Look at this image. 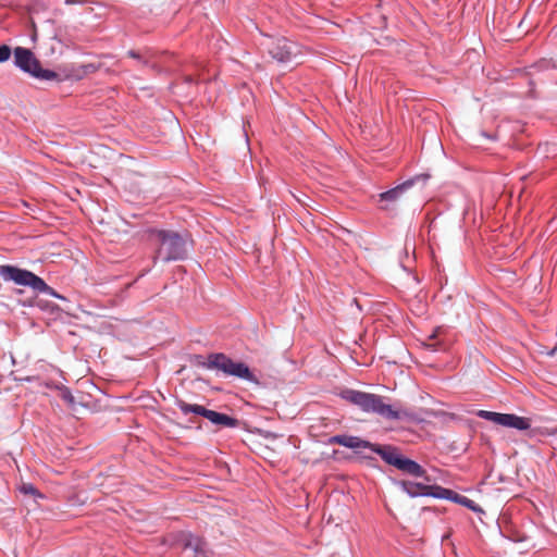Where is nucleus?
I'll use <instances>...</instances> for the list:
<instances>
[{
  "instance_id": "obj_24",
  "label": "nucleus",
  "mask_w": 557,
  "mask_h": 557,
  "mask_svg": "<svg viewBox=\"0 0 557 557\" xmlns=\"http://www.w3.org/2000/svg\"><path fill=\"white\" fill-rule=\"evenodd\" d=\"M435 337H436V331H434V332L429 336V338H430V339H434Z\"/></svg>"
},
{
  "instance_id": "obj_17",
  "label": "nucleus",
  "mask_w": 557,
  "mask_h": 557,
  "mask_svg": "<svg viewBox=\"0 0 557 557\" xmlns=\"http://www.w3.org/2000/svg\"><path fill=\"white\" fill-rule=\"evenodd\" d=\"M45 386L48 387V388H54V389H58L60 392V396L61 398L66 401L67 404L70 405H73L74 404V397L72 395V392L70 391L69 387L64 386V385H59V384H53V383H48L46 382L45 383Z\"/></svg>"
},
{
  "instance_id": "obj_22",
  "label": "nucleus",
  "mask_w": 557,
  "mask_h": 557,
  "mask_svg": "<svg viewBox=\"0 0 557 557\" xmlns=\"http://www.w3.org/2000/svg\"><path fill=\"white\" fill-rule=\"evenodd\" d=\"M36 380L35 376H26L24 379H21V381H26V382H34Z\"/></svg>"
},
{
  "instance_id": "obj_13",
  "label": "nucleus",
  "mask_w": 557,
  "mask_h": 557,
  "mask_svg": "<svg viewBox=\"0 0 557 557\" xmlns=\"http://www.w3.org/2000/svg\"><path fill=\"white\" fill-rule=\"evenodd\" d=\"M399 485L401 486L403 491L412 498L426 495L428 487L423 483L400 481Z\"/></svg>"
},
{
  "instance_id": "obj_25",
  "label": "nucleus",
  "mask_w": 557,
  "mask_h": 557,
  "mask_svg": "<svg viewBox=\"0 0 557 557\" xmlns=\"http://www.w3.org/2000/svg\"><path fill=\"white\" fill-rule=\"evenodd\" d=\"M52 39H53V40H57L58 42H60V44H61V40L59 39L58 35H54V36L52 37Z\"/></svg>"
},
{
  "instance_id": "obj_21",
  "label": "nucleus",
  "mask_w": 557,
  "mask_h": 557,
  "mask_svg": "<svg viewBox=\"0 0 557 557\" xmlns=\"http://www.w3.org/2000/svg\"><path fill=\"white\" fill-rule=\"evenodd\" d=\"M426 347L433 351L437 350L436 344H433V343L426 344Z\"/></svg>"
},
{
  "instance_id": "obj_15",
  "label": "nucleus",
  "mask_w": 557,
  "mask_h": 557,
  "mask_svg": "<svg viewBox=\"0 0 557 557\" xmlns=\"http://www.w3.org/2000/svg\"><path fill=\"white\" fill-rule=\"evenodd\" d=\"M127 55L138 60L144 66L156 70L157 65L152 61L153 53L149 50L145 51L144 53H140L136 50H129L127 51Z\"/></svg>"
},
{
  "instance_id": "obj_12",
  "label": "nucleus",
  "mask_w": 557,
  "mask_h": 557,
  "mask_svg": "<svg viewBox=\"0 0 557 557\" xmlns=\"http://www.w3.org/2000/svg\"><path fill=\"white\" fill-rule=\"evenodd\" d=\"M181 542L184 550L193 553V557H209L207 544L201 537L189 532L183 533Z\"/></svg>"
},
{
  "instance_id": "obj_2",
  "label": "nucleus",
  "mask_w": 557,
  "mask_h": 557,
  "mask_svg": "<svg viewBox=\"0 0 557 557\" xmlns=\"http://www.w3.org/2000/svg\"><path fill=\"white\" fill-rule=\"evenodd\" d=\"M148 239L156 247L154 262L181 261L188 256L187 238L175 231L152 228L148 232Z\"/></svg>"
},
{
  "instance_id": "obj_3",
  "label": "nucleus",
  "mask_w": 557,
  "mask_h": 557,
  "mask_svg": "<svg viewBox=\"0 0 557 557\" xmlns=\"http://www.w3.org/2000/svg\"><path fill=\"white\" fill-rule=\"evenodd\" d=\"M196 364L208 370L221 371L224 375L235 376L250 383H258L256 375L249 367L242 361H234L223 352L210 354L207 358L201 355L195 356Z\"/></svg>"
},
{
  "instance_id": "obj_8",
  "label": "nucleus",
  "mask_w": 557,
  "mask_h": 557,
  "mask_svg": "<svg viewBox=\"0 0 557 557\" xmlns=\"http://www.w3.org/2000/svg\"><path fill=\"white\" fill-rule=\"evenodd\" d=\"M0 276L5 282L30 287L34 292L38 286L45 285V281L34 272L11 264L0 265Z\"/></svg>"
},
{
  "instance_id": "obj_26",
  "label": "nucleus",
  "mask_w": 557,
  "mask_h": 557,
  "mask_svg": "<svg viewBox=\"0 0 557 557\" xmlns=\"http://www.w3.org/2000/svg\"><path fill=\"white\" fill-rule=\"evenodd\" d=\"M186 82H187V83H193V82H194V79H193V77L188 76V77H186Z\"/></svg>"
},
{
  "instance_id": "obj_9",
  "label": "nucleus",
  "mask_w": 557,
  "mask_h": 557,
  "mask_svg": "<svg viewBox=\"0 0 557 557\" xmlns=\"http://www.w3.org/2000/svg\"><path fill=\"white\" fill-rule=\"evenodd\" d=\"M478 417L498 425L516 429L518 431H525L531 428V421L528 418L520 417L513 413H500L487 410H479Z\"/></svg>"
},
{
  "instance_id": "obj_5",
  "label": "nucleus",
  "mask_w": 557,
  "mask_h": 557,
  "mask_svg": "<svg viewBox=\"0 0 557 557\" xmlns=\"http://www.w3.org/2000/svg\"><path fill=\"white\" fill-rule=\"evenodd\" d=\"M377 455L389 466L414 478H426V471L417 461L409 459L399 453V449L393 445H383L377 449Z\"/></svg>"
},
{
  "instance_id": "obj_20",
  "label": "nucleus",
  "mask_w": 557,
  "mask_h": 557,
  "mask_svg": "<svg viewBox=\"0 0 557 557\" xmlns=\"http://www.w3.org/2000/svg\"><path fill=\"white\" fill-rule=\"evenodd\" d=\"M11 57V48L7 45L0 46V63L8 61Z\"/></svg>"
},
{
  "instance_id": "obj_18",
  "label": "nucleus",
  "mask_w": 557,
  "mask_h": 557,
  "mask_svg": "<svg viewBox=\"0 0 557 557\" xmlns=\"http://www.w3.org/2000/svg\"><path fill=\"white\" fill-rule=\"evenodd\" d=\"M36 293L45 294L54 298L63 299L65 300V297L60 295L55 289H53L51 286H49L46 282L45 285L38 286L36 289Z\"/></svg>"
},
{
  "instance_id": "obj_6",
  "label": "nucleus",
  "mask_w": 557,
  "mask_h": 557,
  "mask_svg": "<svg viewBox=\"0 0 557 557\" xmlns=\"http://www.w3.org/2000/svg\"><path fill=\"white\" fill-rule=\"evenodd\" d=\"M278 63H290L301 53L300 46L285 37H270L261 44Z\"/></svg>"
},
{
  "instance_id": "obj_19",
  "label": "nucleus",
  "mask_w": 557,
  "mask_h": 557,
  "mask_svg": "<svg viewBox=\"0 0 557 557\" xmlns=\"http://www.w3.org/2000/svg\"><path fill=\"white\" fill-rule=\"evenodd\" d=\"M20 492L25 495L42 497V495L38 492V490L32 483H23L20 486Z\"/></svg>"
},
{
  "instance_id": "obj_1",
  "label": "nucleus",
  "mask_w": 557,
  "mask_h": 557,
  "mask_svg": "<svg viewBox=\"0 0 557 557\" xmlns=\"http://www.w3.org/2000/svg\"><path fill=\"white\" fill-rule=\"evenodd\" d=\"M339 396L342 399L357 406L362 412L377 414L388 421L416 420L412 411L386 404L384 401L385 397L377 394L346 388L341 392Z\"/></svg>"
},
{
  "instance_id": "obj_23",
  "label": "nucleus",
  "mask_w": 557,
  "mask_h": 557,
  "mask_svg": "<svg viewBox=\"0 0 557 557\" xmlns=\"http://www.w3.org/2000/svg\"><path fill=\"white\" fill-rule=\"evenodd\" d=\"M77 2H78L77 0H65V1H64V3H65L66 5H72V4H75V3H77Z\"/></svg>"
},
{
  "instance_id": "obj_11",
  "label": "nucleus",
  "mask_w": 557,
  "mask_h": 557,
  "mask_svg": "<svg viewBox=\"0 0 557 557\" xmlns=\"http://www.w3.org/2000/svg\"><path fill=\"white\" fill-rule=\"evenodd\" d=\"M329 442L331 444H338L341 446L351 448V449H359V448H368L371 451L377 454V449H382L383 445L371 443L369 441L362 440L359 436L354 435H345V434H338L330 437Z\"/></svg>"
},
{
  "instance_id": "obj_14",
  "label": "nucleus",
  "mask_w": 557,
  "mask_h": 557,
  "mask_svg": "<svg viewBox=\"0 0 557 557\" xmlns=\"http://www.w3.org/2000/svg\"><path fill=\"white\" fill-rule=\"evenodd\" d=\"M426 487L428 490L425 496H430L433 498L451 500V498H454V496L456 495V492H454L453 490L436 484L426 485Z\"/></svg>"
},
{
  "instance_id": "obj_16",
  "label": "nucleus",
  "mask_w": 557,
  "mask_h": 557,
  "mask_svg": "<svg viewBox=\"0 0 557 557\" xmlns=\"http://www.w3.org/2000/svg\"><path fill=\"white\" fill-rule=\"evenodd\" d=\"M451 502L462 505L466 508H468L474 512H482V513L484 512L483 509L474 500H472L463 495H460L458 493H456L454 498H451Z\"/></svg>"
},
{
  "instance_id": "obj_7",
  "label": "nucleus",
  "mask_w": 557,
  "mask_h": 557,
  "mask_svg": "<svg viewBox=\"0 0 557 557\" xmlns=\"http://www.w3.org/2000/svg\"><path fill=\"white\" fill-rule=\"evenodd\" d=\"M175 405L184 414L194 413L201 416L215 425L233 429L237 428L239 424V421L236 418L211 409H207L201 405L188 404L183 399H176Z\"/></svg>"
},
{
  "instance_id": "obj_4",
  "label": "nucleus",
  "mask_w": 557,
  "mask_h": 557,
  "mask_svg": "<svg viewBox=\"0 0 557 557\" xmlns=\"http://www.w3.org/2000/svg\"><path fill=\"white\" fill-rule=\"evenodd\" d=\"M14 64L21 71L40 81H54L58 74L48 69H42L40 62L32 50L24 47H16L13 51Z\"/></svg>"
},
{
  "instance_id": "obj_27",
  "label": "nucleus",
  "mask_w": 557,
  "mask_h": 557,
  "mask_svg": "<svg viewBox=\"0 0 557 557\" xmlns=\"http://www.w3.org/2000/svg\"><path fill=\"white\" fill-rule=\"evenodd\" d=\"M483 136L487 137V138H492L491 136H488L486 133H482Z\"/></svg>"
},
{
  "instance_id": "obj_10",
  "label": "nucleus",
  "mask_w": 557,
  "mask_h": 557,
  "mask_svg": "<svg viewBox=\"0 0 557 557\" xmlns=\"http://www.w3.org/2000/svg\"><path fill=\"white\" fill-rule=\"evenodd\" d=\"M429 178L428 174H419L413 177H410L406 180L405 182L398 184L397 186L383 191L379 195V199L381 202H395L397 201L403 195L408 191L410 188H412L417 182L423 181L426 182Z\"/></svg>"
}]
</instances>
